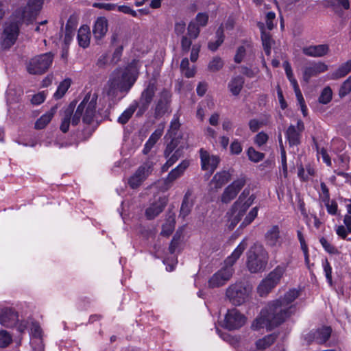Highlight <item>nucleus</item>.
Returning <instances> with one entry per match:
<instances>
[{
    "mask_svg": "<svg viewBox=\"0 0 351 351\" xmlns=\"http://www.w3.org/2000/svg\"><path fill=\"white\" fill-rule=\"evenodd\" d=\"M298 296L299 291L293 289L287 291L282 298L269 303L254 321L252 328L256 330L265 328L269 330L282 323L295 311L292 302Z\"/></svg>",
    "mask_w": 351,
    "mask_h": 351,
    "instance_id": "obj_1",
    "label": "nucleus"
},
{
    "mask_svg": "<svg viewBox=\"0 0 351 351\" xmlns=\"http://www.w3.org/2000/svg\"><path fill=\"white\" fill-rule=\"evenodd\" d=\"M43 0H29L25 7L17 9L3 26L1 38V45L4 49L11 47L16 41L19 34V27L23 23L33 21L40 11Z\"/></svg>",
    "mask_w": 351,
    "mask_h": 351,
    "instance_id": "obj_2",
    "label": "nucleus"
},
{
    "mask_svg": "<svg viewBox=\"0 0 351 351\" xmlns=\"http://www.w3.org/2000/svg\"><path fill=\"white\" fill-rule=\"evenodd\" d=\"M137 78L136 69L132 66L114 70L104 89L102 100L108 102V108L114 104L118 93H128Z\"/></svg>",
    "mask_w": 351,
    "mask_h": 351,
    "instance_id": "obj_3",
    "label": "nucleus"
},
{
    "mask_svg": "<svg viewBox=\"0 0 351 351\" xmlns=\"http://www.w3.org/2000/svg\"><path fill=\"white\" fill-rule=\"evenodd\" d=\"M247 239H243L232 254L224 261L223 266L215 272L208 280L210 288H217L225 285L232 278L234 269L233 265L240 258L247 246Z\"/></svg>",
    "mask_w": 351,
    "mask_h": 351,
    "instance_id": "obj_4",
    "label": "nucleus"
},
{
    "mask_svg": "<svg viewBox=\"0 0 351 351\" xmlns=\"http://www.w3.org/2000/svg\"><path fill=\"white\" fill-rule=\"evenodd\" d=\"M97 98L98 95L97 93L89 92L85 95L73 116L71 123L73 125H77L81 119L86 124H90L93 122L97 113ZM99 102L102 108H99L97 112L101 114L102 110L106 107V104H108V102L104 101L102 98L100 99Z\"/></svg>",
    "mask_w": 351,
    "mask_h": 351,
    "instance_id": "obj_5",
    "label": "nucleus"
},
{
    "mask_svg": "<svg viewBox=\"0 0 351 351\" xmlns=\"http://www.w3.org/2000/svg\"><path fill=\"white\" fill-rule=\"evenodd\" d=\"M255 199L254 195H250L249 191L244 190L239 199L234 202L230 212L228 213V226L230 229H233L240 221L246 210L253 204Z\"/></svg>",
    "mask_w": 351,
    "mask_h": 351,
    "instance_id": "obj_6",
    "label": "nucleus"
},
{
    "mask_svg": "<svg viewBox=\"0 0 351 351\" xmlns=\"http://www.w3.org/2000/svg\"><path fill=\"white\" fill-rule=\"evenodd\" d=\"M268 253L262 245L254 244L247 252L246 266L251 273L263 271L268 262Z\"/></svg>",
    "mask_w": 351,
    "mask_h": 351,
    "instance_id": "obj_7",
    "label": "nucleus"
},
{
    "mask_svg": "<svg viewBox=\"0 0 351 351\" xmlns=\"http://www.w3.org/2000/svg\"><path fill=\"white\" fill-rule=\"evenodd\" d=\"M288 263H281L269 273L258 285L257 292L260 296L267 295L280 281L285 274Z\"/></svg>",
    "mask_w": 351,
    "mask_h": 351,
    "instance_id": "obj_8",
    "label": "nucleus"
},
{
    "mask_svg": "<svg viewBox=\"0 0 351 351\" xmlns=\"http://www.w3.org/2000/svg\"><path fill=\"white\" fill-rule=\"evenodd\" d=\"M252 291L251 286L242 282H237L228 287L226 295L234 305H241L250 298Z\"/></svg>",
    "mask_w": 351,
    "mask_h": 351,
    "instance_id": "obj_9",
    "label": "nucleus"
},
{
    "mask_svg": "<svg viewBox=\"0 0 351 351\" xmlns=\"http://www.w3.org/2000/svg\"><path fill=\"white\" fill-rule=\"evenodd\" d=\"M53 55L46 53L32 58L27 66L28 72L31 74H41L45 72L53 62Z\"/></svg>",
    "mask_w": 351,
    "mask_h": 351,
    "instance_id": "obj_10",
    "label": "nucleus"
},
{
    "mask_svg": "<svg viewBox=\"0 0 351 351\" xmlns=\"http://www.w3.org/2000/svg\"><path fill=\"white\" fill-rule=\"evenodd\" d=\"M153 167L154 162L152 161H147L141 165L128 178V184L130 187L133 189L139 187L152 173Z\"/></svg>",
    "mask_w": 351,
    "mask_h": 351,
    "instance_id": "obj_11",
    "label": "nucleus"
},
{
    "mask_svg": "<svg viewBox=\"0 0 351 351\" xmlns=\"http://www.w3.org/2000/svg\"><path fill=\"white\" fill-rule=\"evenodd\" d=\"M246 322L245 316L237 308L227 311L224 318V326L228 330H236L242 327Z\"/></svg>",
    "mask_w": 351,
    "mask_h": 351,
    "instance_id": "obj_12",
    "label": "nucleus"
},
{
    "mask_svg": "<svg viewBox=\"0 0 351 351\" xmlns=\"http://www.w3.org/2000/svg\"><path fill=\"white\" fill-rule=\"evenodd\" d=\"M328 69V65L321 61L309 62L303 69V80L308 82L311 77L326 72Z\"/></svg>",
    "mask_w": 351,
    "mask_h": 351,
    "instance_id": "obj_13",
    "label": "nucleus"
},
{
    "mask_svg": "<svg viewBox=\"0 0 351 351\" xmlns=\"http://www.w3.org/2000/svg\"><path fill=\"white\" fill-rule=\"evenodd\" d=\"M176 146L177 144L175 139H172L171 143L167 145L164 152L165 157L167 160L162 167V171H167V169L176 163V162L182 156V152L180 149H176L173 153Z\"/></svg>",
    "mask_w": 351,
    "mask_h": 351,
    "instance_id": "obj_14",
    "label": "nucleus"
},
{
    "mask_svg": "<svg viewBox=\"0 0 351 351\" xmlns=\"http://www.w3.org/2000/svg\"><path fill=\"white\" fill-rule=\"evenodd\" d=\"M245 184V180L244 178H240L234 180L225 189L221 195V202L228 203L232 201L244 186Z\"/></svg>",
    "mask_w": 351,
    "mask_h": 351,
    "instance_id": "obj_15",
    "label": "nucleus"
},
{
    "mask_svg": "<svg viewBox=\"0 0 351 351\" xmlns=\"http://www.w3.org/2000/svg\"><path fill=\"white\" fill-rule=\"evenodd\" d=\"M156 90V86L154 82H149L146 88L142 92L138 106L139 110L144 112L149 108L151 104L155 92Z\"/></svg>",
    "mask_w": 351,
    "mask_h": 351,
    "instance_id": "obj_16",
    "label": "nucleus"
},
{
    "mask_svg": "<svg viewBox=\"0 0 351 351\" xmlns=\"http://www.w3.org/2000/svg\"><path fill=\"white\" fill-rule=\"evenodd\" d=\"M199 152L202 169L213 173L218 166L219 158L217 156L210 155L208 152L203 149H201Z\"/></svg>",
    "mask_w": 351,
    "mask_h": 351,
    "instance_id": "obj_17",
    "label": "nucleus"
},
{
    "mask_svg": "<svg viewBox=\"0 0 351 351\" xmlns=\"http://www.w3.org/2000/svg\"><path fill=\"white\" fill-rule=\"evenodd\" d=\"M265 240L266 244L270 247H280L282 243L283 239L280 235L279 226L274 225L269 227L265 233Z\"/></svg>",
    "mask_w": 351,
    "mask_h": 351,
    "instance_id": "obj_18",
    "label": "nucleus"
},
{
    "mask_svg": "<svg viewBox=\"0 0 351 351\" xmlns=\"http://www.w3.org/2000/svg\"><path fill=\"white\" fill-rule=\"evenodd\" d=\"M108 31V21L104 16L97 18L93 26V34L97 42L101 41Z\"/></svg>",
    "mask_w": 351,
    "mask_h": 351,
    "instance_id": "obj_19",
    "label": "nucleus"
},
{
    "mask_svg": "<svg viewBox=\"0 0 351 351\" xmlns=\"http://www.w3.org/2000/svg\"><path fill=\"white\" fill-rule=\"evenodd\" d=\"M332 332V329L329 326H322L315 331L311 332L307 337L309 341H314L318 344H322L326 342Z\"/></svg>",
    "mask_w": 351,
    "mask_h": 351,
    "instance_id": "obj_20",
    "label": "nucleus"
},
{
    "mask_svg": "<svg viewBox=\"0 0 351 351\" xmlns=\"http://www.w3.org/2000/svg\"><path fill=\"white\" fill-rule=\"evenodd\" d=\"M304 123L301 120L297 122V126L290 125L287 132L286 136L290 145H296L300 143V133L304 130Z\"/></svg>",
    "mask_w": 351,
    "mask_h": 351,
    "instance_id": "obj_21",
    "label": "nucleus"
},
{
    "mask_svg": "<svg viewBox=\"0 0 351 351\" xmlns=\"http://www.w3.org/2000/svg\"><path fill=\"white\" fill-rule=\"evenodd\" d=\"M167 199L159 197L156 202L152 203L145 210V216L148 219H152L158 216L164 209L167 204Z\"/></svg>",
    "mask_w": 351,
    "mask_h": 351,
    "instance_id": "obj_22",
    "label": "nucleus"
},
{
    "mask_svg": "<svg viewBox=\"0 0 351 351\" xmlns=\"http://www.w3.org/2000/svg\"><path fill=\"white\" fill-rule=\"evenodd\" d=\"M170 100L171 93L168 90H164L160 93L155 110L156 116H162L168 111Z\"/></svg>",
    "mask_w": 351,
    "mask_h": 351,
    "instance_id": "obj_23",
    "label": "nucleus"
},
{
    "mask_svg": "<svg viewBox=\"0 0 351 351\" xmlns=\"http://www.w3.org/2000/svg\"><path fill=\"white\" fill-rule=\"evenodd\" d=\"M230 179V174L226 171L216 173L210 182V190L221 189Z\"/></svg>",
    "mask_w": 351,
    "mask_h": 351,
    "instance_id": "obj_24",
    "label": "nucleus"
},
{
    "mask_svg": "<svg viewBox=\"0 0 351 351\" xmlns=\"http://www.w3.org/2000/svg\"><path fill=\"white\" fill-rule=\"evenodd\" d=\"M190 165V160H182L176 167L173 169L168 174L166 182H173L176 179L181 177L186 169Z\"/></svg>",
    "mask_w": 351,
    "mask_h": 351,
    "instance_id": "obj_25",
    "label": "nucleus"
},
{
    "mask_svg": "<svg viewBox=\"0 0 351 351\" xmlns=\"http://www.w3.org/2000/svg\"><path fill=\"white\" fill-rule=\"evenodd\" d=\"M304 54L311 57H322L328 52L327 45H311L302 49Z\"/></svg>",
    "mask_w": 351,
    "mask_h": 351,
    "instance_id": "obj_26",
    "label": "nucleus"
},
{
    "mask_svg": "<svg viewBox=\"0 0 351 351\" xmlns=\"http://www.w3.org/2000/svg\"><path fill=\"white\" fill-rule=\"evenodd\" d=\"M77 40L78 45L84 49L89 46L90 41V30L88 25H83L79 28Z\"/></svg>",
    "mask_w": 351,
    "mask_h": 351,
    "instance_id": "obj_27",
    "label": "nucleus"
},
{
    "mask_svg": "<svg viewBox=\"0 0 351 351\" xmlns=\"http://www.w3.org/2000/svg\"><path fill=\"white\" fill-rule=\"evenodd\" d=\"M194 201L192 198V192L188 191L184 197L181 208H180V216L183 218L186 217L190 213L193 206Z\"/></svg>",
    "mask_w": 351,
    "mask_h": 351,
    "instance_id": "obj_28",
    "label": "nucleus"
},
{
    "mask_svg": "<svg viewBox=\"0 0 351 351\" xmlns=\"http://www.w3.org/2000/svg\"><path fill=\"white\" fill-rule=\"evenodd\" d=\"M17 319L16 313L11 310H5L0 315V323L4 326H12Z\"/></svg>",
    "mask_w": 351,
    "mask_h": 351,
    "instance_id": "obj_29",
    "label": "nucleus"
},
{
    "mask_svg": "<svg viewBox=\"0 0 351 351\" xmlns=\"http://www.w3.org/2000/svg\"><path fill=\"white\" fill-rule=\"evenodd\" d=\"M244 84V79L241 76L234 77L228 83V88L233 95H238Z\"/></svg>",
    "mask_w": 351,
    "mask_h": 351,
    "instance_id": "obj_30",
    "label": "nucleus"
},
{
    "mask_svg": "<svg viewBox=\"0 0 351 351\" xmlns=\"http://www.w3.org/2000/svg\"><path fill=\"white\" fill-rule=\"evenodd\" d=\"M56 112V108H52L49 111L42 115L36 121L35 123V128L38 130L45 128V126L51 121Z\"/></svg>",
    "mask_w": 351,
    "mask_h": 351,
    "instance_id": "obj_31",
    "label": "nucleus"
},
{
    "mask_svg": "<svg viewBox=\"0 0 351 351\" xmlns=\"http://www.w3.org/2000/svg\"><path fill=\"white\" fill-rule=\"evenodd\" d=\"M283 67L285 69L286 75L293 88L295 94L299 93V92H301V90L300 89L297 80L293 76L291 64H289V62L285 61L283 62Z\"/></svg>",
    "mask_w": 351,
    "mask_h": 351,
    "instance_id": "obj_32",
    "label": "nucleus"
},
{
    "mask_svg": "<svg viewBox=\"0 0 351 351\" xmlns=\"http://www.w3.org/2000/svg\"><path fill=\"white\" fill-rule=\"evenodd\" d=\"M277 335L271 334L258 339L256 342V347L258 350H263L269 347L276 341Z\"/></svg>",
    "mask_w": 351,
    "mask_h": 351,
    "instance_id": "obj_33",
    "label": "nucleus"
},
{
    "mask_svg": "<svg viewBox=\"0 0 351 351\" xmlns=\"http://www.w3.org/2000/svg\"><path fill=\"white\" fill-rule=\"evenodd\" d=\"M315 175V169L311 165H306L304 168L302 165L298 167V176L300 180L307 181Z\"/></svg>",
    "mask_w": 351,
    "mask_h": 351,
    "instance_id": "obj_34",
    "label": "nucleus"
},
{
    "mask_svg": "<svg viewBox=\"0 0 351 351\" xmlns=\"http://www.w3.org/2000/svg\"><path fill=\"white\" fill-rule=\"evenodd\" d=\"M137 107L138 103L134 101L119 117L118 122L121 124L126 123L132 117Z\"/></svg>",
    "mask_w": 351,
    "mask_h": 351,
    "instance_id": "obj_35",
    "label": "nucleus"
},
{
    "mask_svg": "<svg viewBox=\"0 0 351 351\" xmlns=\"http://www.w3.org/2000/svg\"><path fill=\"white\" fill-rule=\"evenodd\" d=\"M73 112V107H68L64 112V116L62 119L60 130L62 132L66 133L69 129L71 114Z\"/></svg>",
    "mask_w": 351,
    "mask_h": 351,
    "instance_id": "obj_36",
    "label": "nucleus"
},
{
    "mask_svg": "<svg viewBox=\"0 0 351 351\" xmlns=\"http://www.w3.org/2000/svg\"><path fill=\"white\" fill-rule=\"evenodd\" d=\"M71 84V80L69 78L64 79L62 82H60L58 88L54 93V97L57 99L62 98Z\"/></svg>",
    "mask_w": 351,
    "mask_h": 351,
    "instance_id": "obj_37",
    "label": "nucleus"
},
{
    "mask_svg": "<svg viewBox=\"0 0 351 351\" xmlns=\"http://www.w3.org/2000/svg\"><path fill=\"white\" fill-rule=\"evenodd\" d=\"M258 26L261 29V39H262L264 50L267 55H269L270 51H271V43H272L271 36H270L269 34L266 33L264 31L263 24H259Z\"/></svg>",
    "mask_w": 351,
    "mask_h": 351,
    "instance_id": "obj_38",
    "label": "nucleus"
},
{
    "mask_svg": "<svg viewBox=\"0 0 351 351\" xmlns=\"http://www.w3.org/2000/svg\"><path fill=\"white\" fill-rule=\"evenodd\" d=\"M351 71V60H348L341 64L337 71L332 73V79H338L344 77Z\"/></svg>",
    "mask_w": 351,
    "mask_h": 351,
    "instance_id": "obj_39",
    "label": "nucleus"
},
{
    "mask_svg": "<svg viewBox=\"0 0 351 351\" xmlns=\"http://www.w3.org/2000/svg\"><path fill=\"white\" fill-rule=\"evenodd\" d=\"M216 37L217 40L215 42H210L208 43V49L213 51L217 50L224 40L223 29L221 27H219L217 29Z\"/></svg>",
    "mask_w": 351,
    "mask_h": 351,
    "instance_id": "obj_40",
    "label": "nucleus"
},
{
    "mask_svg": "<svg viewBox=\"0 0 351 351\" xmlns=\"http://www.w3.org/2000/svg\"><path fill=\"white\" fill-rule=\"evenodd\" d=\"M175 228V219L173 216H169L166 222L162 225L161 234L168 237L173 231Z\"/></svg>",
    "mask_w": 351,
    "mask_h": 351,
    "instance_id": "obj_41",
    "label": "nucleus"
},
{
    "mask_svg": "<svg viewBox=\"0 0 351 351\" xmlns=\"http://www.w3.org/2000/svg\"><path fill=\"white\" fill-rule=\"evenodd\" d=\"M332 98V91L330 86H326L321 91L318 101L322 104H328Z\"/></svg>",
    "mask_w": 351,
    "mask_h": 351,
    "instance_id": "obj_42",
    "label": "nucleus"
},
{
    "mask_svg": "<svg viewBox=\"0 0 351 351\" xmlns=\"http://www.w3.org/2000/svg\"><path fill=\"white\" fill-rule=\"evenodd\" d=\"M165 127V125L164 123H160L158 125V128L151 134L149 139L147 140L149 143H151L153 145H154L156 144V143L161 137V136L164 132Z\"/></svg>",
    "mask_w": 351,
    "mask_h": 351,
    "instance_id": "obj_43",
    "label": "nucleus"
},
{
    "mask_svg": "<svg viewBox=\"0 0 351 351\" xmlns=\"http://www.w3.org/2000/svg\"><path fill=\"white\" fill-rule=\"evenodd\" d=\"M248 158L254 162H258L264 158V154L255 150L253 147H250L247 152Z\"/></svg>",
    "mask_w": 351,
    "mask_h": 351,
    "instance_id": "obj_44",
    "label": "nucleus"
},
{
    "mask_svg": "<svg viewBox=\"0 0 351 351\" xmlns=\"http://www.w3.org/2000/svg\"><path fill=\"white\" fill-rule=\"evenodd\" d=\"M322 267L324 269V272L327 280L328 283L330 286L332 285V267L328 262V261L325 258L322 260Z\"/></svg>",
    "mask_w": 351,
    "mask_h": 351,
    "instance_id": "obj_45",
    "label": "nucleus"
},
{
    "mask_svg": "<svg viewBox=\"0 0 351 351\" xmlns=\"http://www.w3.org/2000/svg\"><path fill=\"white\" fill-rule=\"evenodd\" d=\"M251 49V47L250 45L246 44L245 45H243L239 47L237 50V53L234 56V61L237 63H240L243 60V58L247 52V51L250 50Z\"/></svg>",
    "mask_w": 351,
    "mask_h": 351,
    "instance_id": "obj_46",
    "label": "nucleus"
},
{
    "mask_svg": "<svg viewBox=\"0 0 351 351\" xmlns=\"http://www.w3.org/2000/svg\"><path fill=\"white\" fill-rule=\"evenodd\" d=\"M223 66V62L219 57L214 58L208 64V69L210 71L215 72L221 69Z\"/></svg>",
    "mask_w": 351,
    "mask_h": 351,
    "instance_id": "obj_47",
    "label": "nucleus"
},
{
    "mask_svg": "<svg viewBox=\"0 0 351 351\" xmlns=\"http://www.w3.org/2000/svg\"><path fill=\"white\" fill-rule=\"evenodd\" d=\"M351 91V75L342 84L339 95L340 97H343Z\"/></svg>",
    "mask_w": 351,
    "mask_h": 351,
    "instance_id": "obj_48",
    "label": "nucleus"
},
{
    "mask_svg": "<svg viewBox=\"0 0 351 351\" xmlns=\"http://www.w3.org/2000/svg\"><path fill=\"white\" fill-rule=\"evenodd\" d=\"M258 214V207L253 208L249 213L247 215L245 218L244 219L243 221L242 222L241 226L245 227L250 223H251L254 219L256 217Z\"/></svg>",
    "mask_w": 351,
    "mask_h": 351,
    "instance_id": "obj_49",
    "label": "nucleus"
},
{
    "mask_svg": "<svg viewBox=\"0 0 351 351\" xmlns=\"http://www.w3.org/2000/svg\"><path fill=\"white\" fill-rule=\"evenodd\" d=\"M258 214V207L253 208L249 213L247 215L245 218L244 219L243 221L242 222L241 226L245 227L250 223H251L254 219L256 217Z\"/></svg>",
    "mask_w": 351,
    "mask_h": 351,
    "instance_id": "obj_50",
    "label": "nucleus"
},
{
    "mask_svg": "<svg viewBox=\"0 0 351 351\" xmlns=\"http://www.w3.org/2000/svg\"><path fill=\"white\" fill-rule=\"evenodd\" d=\"M199 34V27L193 22H191L188 26L187 36L191 38L195 39Z\"/></svg>",
    "mask_w": 351,
    "mask_h": 351,
    "instance_id": "obj_51",
    "label": "nucleus"
},
{
    "mask_svg": "<svg viewBox=\"0 0 351 351\" xmlns=\"http://www.w3.org/2000/svg\"><path fill=\"white\" fill-rule=\"evenodd\" d=\"M12 341V337L8 332L5 330L0 331V347L5 348Z\"/></svg>",
    "mask_w": 351,
    "mask_h": 351,
    "instance_id": "obj_52",
    "label": "nucleus"
},
{
    "mask_svg": "<svg viewBox=\"0 0 351 351\" xmlns=\"http://www.w3.org/2000/svg\"><path fill=\"white\" fill-rule=\"evenodd\" d=\"M31 334L36 339L38 344L41 343V337H42V330L40 326L37 324H32L31 327Z\"/></svg>",
    "mask_w": 351,
    "mask_h": 351,
    "instance_id": "obj_53",
    "label": "nucleus"
},
{
    "mask_svg": "<svg viewBox=\"0 0 351 351\" xmlns=\"http://www.w3.org/2000/svg\"><path fill=\"white\" fill-rule=\"evenodd\" d=\"M265 120L252 119L249 122V128L252 132H256L261 126L266 125Z\"/></svg>",
    "mask_w": 351,
    "mask_h": 351,
    "instance_id": "obj_54",
    "label": "nucleus"
},
{
    "mask_svg": "<svg viewBox=\"0 0 351 351\" xmlns=\"http://www.w3.org/2000/svg\"><path fill=\"white\" fill-rule=\"evenodd\" d=\"M93 6L96 8L104 9L107 11L115 10L117 5L114 3H94Z\"/></svg>",
    "mask_w": 351,
    "mask_h": 351,
    "instance_id": "obj_55",
    "label": "nucleus"
},
{
    "mask_svg": "<svg viewBox=\"0 0 351 351\" xmlns=\"http://www.w3.org/2000/svg\"><path fill=\"white\" fill-rule=\"evenodd\" d=\"M268 138L269 137L267 134L261 132L256 135L254 142L258 146L261 147L267 143Z\"/></svg>",
    "mask_w": 351,
    "mask_h": 351,
    "instance_id": "obj_56",
    "label": "nucleus"
},
{
    "mask_svg": "<svg viewBox=\"0 0 351 351\" xmlns=\"http://www.w3.org/2000/svg\"><path fill=\"white\" fill-rule=\"evenodd\" d=\"M319 241L322 247L327 252L330 254L337 253V250L332 245H331L325 238H321Z\"/></svg>",
    "mask_w": 351,
    "mask_h": 351,
    "instance_id": "obj_57",
    "label": "nucleus"
},
{
    "mask_svg": "<svg viewBox=\"0 0 351 351\" xmlns=\"http://www.w3.org/2000/svg\"><path fill=\"white\" fill-rule=\"evenodd\" d=\"M295 96H296L297 100L298 101V104L300 106V108H301L303 115L306 116L307 108L305 104V101H304V97L302 96V92H299V93H295Z\"/></svg>",
    "mask_w": 351,
    "mask_h": 351,
    "instance_id": "obj_58",
    "label": "nucleus"
},
{
    "mask_svg": "<svg viewBox=\"0 0 351 351\" xmlns=\"http://www.w3.org/2000/svg\"><path fill=\"white\" fill-rule=\"evenodd\" d=\"M276 18V14L273 12H269L266 15V25L269 30H271L274 28L275 23L274 20Z\"/></svg>",
    "mask_w": 351,
    "mask_h": 351,
    "instance_id": "obj_59",
    "label": "nucleus"
},
{
    "mask_svg": "<svg viewBox=\"0 0 351 351\" xmlns=\"http://www.w3.org/2000/svg\"><path fill=\"white\" fill-rule=\"evenodd\" d=\"M208 20V15L206 13H199L196 16L197 25L201 27L205 26Z\"/></svg>",
    "mask_w": 351,
    "mask_h": 351,
    "instance_id": "obj_60",
    "label": "nucleus"
},
{
    "mask_svg": "<svg viewBox=\"0 0 351 351\" xmlns=\"http://www.w3.org/2000/svg\"><path fill=\"white\" fill-rule=\"evenodd\" d=\"M116 10L119 12H123L124 14H128L131 16L136 17L137 16V13L135 10L132 9L130 7L127 5H117Z\"/></svg>",
    "mask_w": 351,
    "mask_h": 351,
    "instance_id": "obj_61",
    "label": "nucleus"
},
{
    "mask_svg": "<svg viewBox=\"0 0 351 351\" xmlns=\"http://www.w3.org/2000/svg\"><path fill=\"white\" fill-rule=\"evenodd\" d=\"M337 234L341 238L345 239L348 233H350L348 228L343 225L338 226L335 229Z\"/></svg>",
    "mask_w": 351,
    "mask_h": 351,
    "instance_id": "obj_62",
    "label": "nucleus"
},
{
    "mask_svg": "<svg viewBox=\"0 0 351 351\" xmlns=\"http://www.w3.org/2000/svg\"><path fill=\"white\" fill-rule=\"evenodd\" d=\"M46 98V95L44 92L39 93L34 95L32 98V103L34 105H39L42 104Z\"/></svg>",
    "mask_w": 351,
    "mask_h": 351,
    "instance_id": "obj_63",
    "label": "nucleus"
},
{
    "mask_svg": "<svg viewBox=\"0 0 351 351\" xmlns=\"http://www.w3.org/2000/svg\"><path fill=\"white\" fill-rule=\"evenodd\" d=\"M193 38H191L188 36H182V40H181V46H182V49L183 51L187 52L189 50V49L191 46V43H192L191 40Z\"/></svg>",
    "mask_w": 351,
    "mask_h": 351,
    "instance_id": "obj_64",
    "label": "nucleus"
}]
</instances>
